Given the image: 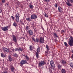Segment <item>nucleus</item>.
<instances>
[{"mask_svg":"<svg viewBox=\"0 0 73 73\" xmlns=\"http://www.w3.org/2000/svg\"><path fill=\"white\" fill-rule=\"evenodd\" d=\"M70 39L69 41L68 42V44L70 46H73V37L72 36H70Z\"/></svg>","mask_w":73,"mask_h":73,"instance_id":"f257e3e1","label":"nucleus"},{"mask_svg":"<svg viewBox=\"0 0 73 73\" xmlns=\"http://www.w3.org/2000/svg\"><path fill=\"white\" fill-rule=\"evenodd\" d=\"M67 2H66L67 5L68 7H72V5L70 3H73V0H67Z\"/></svg>","mask_w":73,"mask_h":73,"instance_id":"f03ea898","label":"nucleus"},{"mask_svg":"<svg viewBox=\"0 0 73 73\" xmlns=\"http://www.w3.org/2000/svg\"><path fill=\"white\" fill-rule=\"evenodd\" d=\"M46 64V62L44 61H41L38 64V66L40 68L41 66H43L44 64Z\"/></svg>","mask_w":73,"mask_h":73,"instance_id":"7ed1b4c3","label":"nucleus"},{"mask_svg":"<svg viewBox=\"0 0 73 73\" xmlns=\"http://www.w3.org/2000/svg\"><path fill=\"white\" fill-rule=\"evenodd\" d=\"M15 20L16 21V23H19V17H20V15L19 14L17 13L15 16Z\"/></svg>","mask_w":73,"mask_h":73,"instance_id":"20e7f679","label":"nucleus"},{"mask_svg":"<svg viewBox=\"0 0 73 73\" xmlns=\"http://www.w3.org/2000/svg\"><path fill=\"white\" fill-rule=\"evenodd\" d=\"M50 64L51 65V67L52 69H54L55 68V66H54V63H53V60H52L51 61H50Z\"/></svg>","mask_w":73,"mask_h":73,"instance_id":"39448f33","label":"nucleus"},{"mask_svg":"<svg viewBox=\"0 0 73 73\" xmlns=\"http://www.w3.org/2000/svg\"><path fill=\"white\" fill-rule=\"evenodd\" d=\"M39 43L40 44H42L44 43V38L43 37H40L39 38Z\"/></svg>","mask_w":73,"mask_h":73,"instance_id":"423d86ee","label":"nucleus"},{"mask_svg":"<svg viewBox=\"0 0 73 73\" xmlns=\"http://www.w3.org/2000/svg\"><path fill=\"white\" fill-rule=\"evenodd\" d=\"M31 19H35L37 18V16L36 15L33 14L31 15Z\"/></svg>","mask_w":73,"mask_h":73,"instance_id":"0eeeda50","label":"nucleus"},{"mask_svg":"<svg viewBox=\"0 0 73 73\" xmlns=\"http://www.w3.org/2000/svg\"><path fill=\"white\" fill-rule=\"evenodd\" d=\"M9 26H7L6 27H2L1 29L5 32H6L7 31H8V27Z\"/></svg>","mask_w":73,"mask_h":73,"instance_id":"6e6552de","label":"nucleus"},{"mask_svg":"<svg viewBox=\"0 0 73 73\" xmlns=\"http://www.w3.org/2000/svg\"><path fill=\"white\" fill-rule=\"evenodd\" d=\"M3 49L4 53H8L9 52V50L6 48L4 47L3 48Z\"/></svg>","mask_w":73,"mask_h":73,"instance_id":"1a4fd4ad","label":"nucleus"},{"mask_svg":"<svg viewBox=\"0 0 73 73\" xmlns=\"http://www.w3.org/2000/svg\"><path fill=\"white\" fill-rule=\"evenodd\" d=\"M27 60H23L21 61L20 64L22 65H24V64H27Z\"/></svg>","mask_w":73,"mask_h":73,"instance_id":"9d476101","label":"nucleus"},{"mask_svg":"<svg viewBox=\"0 0 73 73\" xmlns=\"http://www.w3.org/2000/svg\"><path fill=\"white\" fill-rule=\"evenodd\" d=\"M23 50V49L20 47L16 48L15 49V51L16 52V51H21V52H22Z\"/></svg>","mask_w":73,"mask_h":73,"instance_id":"9b49d317","label":"nucleus"},{"mask_svg":"<svg viewBox=\"0 0 73 73\" xmlns=\"http://www.w3.org/2000/svg\"><path fill=\"white\" fill-rule=\"evenodd\" d=\"M10 68L11 69V70L12 72H13L15 71V68L12 65H10Z\"/></svg>","mask_w":73,"mask_h":73,"instance_id":"f8f14e48","label":"nucleus"},{"mask_svg":"<svg viewBox=\"0 0 73 73\" xmlns=\"http://www.w3.org/2000/svg\"><path fill=\"white\" fill-rule=\"evenodd\" d=\"M12 36L13 41L14 42H17V39H16V36H15L14 35H13Z\"/></svg>","mask_w":73,"mask_h":73,"instance_id":"ddd939ff","label":"nucleus"},{"mask_svg":"<svg viewBox=\"0 0 73 73\" xmlns=\"http://www.w3.org/2000/svg\"><path fill=\"white\" fill-rule=\"evenodd\" d=\"M28 32L30 35H33V32L31 30H29Z\"/></svg>","mask_w":73,"mask_h":73,"instance_id":"4468645a","label":"nucleus"},{"mask_svg":"<svg viewBox=\"0 0 73 73\" xmlns=\"http://www.w3.org/2000/svg\"><path fill=\"white\" fill-rule=\"evenodd\" d=\"M58 10L59 12H62V9L60 7H58Z\"/></svg>","mask_w":73,"mask_h":73,"instance_id":"2eb2a0df","label":"nucleus"},{"mask_svg":"<svg viewBox=\"0 0 73 73\" xmlns=\"http://www.w3.org/2000/svg\"><path fill=\"white\" fill-rule=\"evenodd\" d=\"M8 58L9 59V60L10 62H11L12 61V57H11V56L9 55L8 56Z\"/></svg>","mask_w":73,"mask_h":73,"instance_id":"dca6fc26","label":"nucleus"},{"mask_svg":"<svg viewBox=\"0 0 73 73\" xmlns=\"http://www.w3.org/2000/svg\"><path fill=\"white\" fill-rule=\"evenodd\" d=\"M61 71L62 73H66V72L65 70L63 68H62Z\"/></svg>","mask_w":73,"mask_h":73,"instance_id":"f3484780","label":"nucleus"},{"mask_svg":"<svg viewBox=\"0 0 73 73\" xmlns=\"http://www.w3.org/2000/svg\"><path fill=\"white\" fill-rule=\"evenodd\" d=\"M58 69H60V70H61V65H60V64H58Z\"/></svg>","mask_w":73,"mask_h":73,"instance_id":"a211bd4d","label":"nucleus"},{"mask_svg":"<svg viewBox=\"0 0 73 73\" xmlns=\"http://www.w3.org/2000/svg\"><path fill=\"white\" fill-rule=\"evenodd\" d=\"M13 26L15 27H16L17 26V24L16 22H14L13 24Z\"/></svg>","mask_w":73,"mask_h":73,"instance_id":"6ab92c4d","label":"nucleus"},{"mask_svg":"<svg viewBox=\"0 0 73 73\" xmlns=\"http://www.w3.org/2000/svg\"><path fill=\"white\" fill-rule=\"evenodd\" d=\"M13 56L15 57H16V58H17L19 56H18V54H17L16 53H15L14 55H13Z\"/></svg>","mask_w":73,"mask_h":73,"instance_id":"aec40b11","label":"nucleus"},{"mask_svg":"<svg viewBox=\"0 0 73 73\" xmlns=\"http://www.w3.org/2000/svg\"><path fill=\"white\" fill-rule=\"evenodd\" d=\"M61 62L62 63V64H66V62L64 60H62Z\"/></svg>","mask_w":73,"mask_h":73,"instance_id":"412c9836","label":"nucleus"},{"mask_svg":"<svg viewBox=\"0 0 73 73\" xmlns=\"http://www.w3.org/2000/svg\"><path fill=\"white\" fill-rule=\"evenodd\" d=\"M36 58H38L39 57V55L38 53H37V52H36Z\"/></svg>","mask_w":73,"mask_h":73,"instance_id":"4be33fe9","label":"nucleus"},{"mask_svg":"<svg viewBox=\"0 0 73 73\" xmlns=\"http://www.w3.org/2000/svg\"><path fill=\"white\" fill-rule=\"evenodd\" d=\"M1 56L2 57H3V58L5 57V55L3 54L2 53H1Z\"/></svg>","mask_w":73,"mask_h":73,"instance_id":"5701e85b","label":"nucleus"},{"mask_svg":"<svg viewBox=\"0 0 73 73\" xmlns=\"http://www.w3.org/2000/svg\"><path fill=\"white\" fill-rule=\"evenodd\" d=\"M37 53L40 52V47L38 46L37 50Z\"/></svg>","mask_w":73,"mask_h":73,"instance_id":"b1692460","label":"nucleus"},{"mask_svg":"<svg viewBox=\"0 0 73 73\" xmlns=\"http://www.w3.org/2000/svg\"><path fill=\"white\" fill-rule=\"evenodd\" d=\"M46 48L47 49V52H48V51H49V46H48V45H46Z\"/></svg>","mask_w":73,"mask_h":73,"instance_id":"393cba45","label":"nucleus"},{"mask_svg":"<svg viewBox=\"0 0 73 73\" xmlns=\"http://www.w3.org/2000/svg\"><path fill=\"white\" fill-rule=\"evenodd\" d=\"M30 8H31V9H33V5L30 4L29 5Z\"/></svg>","mask_w":73,"mask_h":73,"instance_id":"a878e982","label":"nucleus"},{"mask_svg":"<svg viewBox=\"0 0 73 73\" xmlns=\"http://www.w3.org/2000/svg\"><path fill=\"white\" fill-rule=\"evenodd\" d=\"M29 48L30 50H31V51H32V50H33V47L31 46H30Z\"/></svg>","mask_w":73,"mask_h":73,"instance_id":"bb28decb","label":"nucleus"},{"mask_svg":"<svg viewBox=\"0 0 73 73\" xmlns=\"http://www.w3.org/2000/svg\"><path fill=\"white\" fill-rule=\"evenodd\" d=\"M70 65L72 68H73V62L70 63Z\"/></svg>","mask_w":73,"mask_h":73,"instance_id":"cd10ccee","label":"nucleus"},{"mask_svg":"<svg viewBox=\"0 0 73 73\" xmlns=\"http://www.w3.org/2000/svg\"><path fill=\"white\" fill-rule=\"evenodd\" d=\"M26 20H27V21H31V19H30V18H26Z\"/></svg>","mask_w":73,"mask_h":73,"instance_id":"c85d7f7f","label":"nucleus"},{"mask_svg":"<svg viewBox=\"0 0 73 73\" xmlns=\"http://www.w3.org/2000/svg\"><path fill=\"white\" fill-rule=\"evenodd\" d=\"M53 34L54 36H55V37H58V36H57V34H56L55 33H54Z\"/></svg>","mask_w":73,"mask_h":73,"instance_id":"c756f323","label":"nucleus"},{"mask_svg":"<svg viewBox=\"0 0 73 73\" xmlns=\"http://www.w3.org/2000/svg\"><path fill=\"white\" fill-rule=\"evenodd\" d=\"M25 57L27 60H29V57H28L27 55L25 56Z\"/></svg>","mask_w":73,"mask_h":73,"instance_id":"7c9ffc66","label":"nucleus"},{"mask_svg":"<svg viewBox=\"0 0 73 73\" xmlns=\"http://www.w3.org/2000/svg\"><path fill=\"white\" fill-rule=\"evenodd\" d=\"M36 42H39V39L38 38H36Z\"/></svg>","mask_w":73,"mask_h":73,"instance_id":"2f4dec72","label":"nucleus"},{"mask_svg":"<svg viewBox=\"0 0 73 73\" xmlns=\"http://www.w3.org/2000/svg\"><path fill=\"white\" fill-rule=\"evenodd\" d=\"M29 30V26H26V30Z\"/></svg>","mask_w":73,"mask_h":73,"instance_id":"473e14b6","label":"nucleus"},{"mask_svg":"<svg viewBox=\"0 0 73 73\" xmlns=\"http://www.w3.org/2000/svg\"><path fill=\"white\" fill-rule=\"evenodd\" d=\"M64 44L67 47H68V44H67V43H66V42H64Z\"/></svg>","mask_w":73,"mask_h":73,"instance_id":"72a5a7b5","label":"nucleus"},{"mask_svg":"<svg viewBox=\"0 0 73 73\" xmlns=\"http://www.w3.org/2000/svg\"><path fill=\"white\" fill-rule=\"evenodd\" d=\"M44 1H45L46 2H49L50 1V0H43Z\"/></svg>","mask_w":73,"mask_h":73,"instance_id":"f704fd0d","label":"nucleus"},{"mask_svg":"<svg viewBox=\"0 0 73 73\" xmlns=\"http://www.w3.org/2000/svg\"><path fill=\"white\" fill-rule=\"evenodd\" d=\"M44 16H45V17H48V16L46 13H45Z\"/></svg>","mask_w":73,"mask_h":73,"instance_id":"c9c22d12","label":"nucleus"},{"mask_svg":"<svg viewBox=\"0 0 73 73\" xmlns=\"http://www.w3.org/2000/svg\"><path fill=\"white\" fill-rule=\"evenodd\" d=\"M33 41H35V42H36V40H35V38H33Z\"/></svg>","mask_w":73,"mask_h":73,"instance_id":"e433bc0d","label":"nucleus"},{"mask_svg":"<svg viewBox=\"0 0 73 73\" xmlns=\"http://www.w3.org/2000/svg\"><path fill=\"white\" fill-rule=\"evenodd\" d=\"M11 18L12 19H13V20H15V17H13V16H11Z\"/></svg>","mask_w":73,"mask_h":73,"instance_id":"4c0bfd02","label":"nucleus"},{"mask_svg":"<svg viewBox=\"0 0 73 73\" xmlns=\"http://www.w3.org/2000/svg\"><path fill=\"white\" fill-rule=\"evenodd\" d=\"M54 7L56 8H57L58 5H57V3H55V5L54 6Z\"/></svg>","mask_w":73,"mask_h":73,"instance_id":"58836bf2","label":"nucleus"},{"mask_svg":"<svg viewBox=\"0 0 73 73\" xmlns=\"http://www.w3.org/2000/svg\"><path fill=\"white\" fill-rule=\"evenodd\" d=\"M11 50H12L13 52V53L15 52V49L14 48L11 49Z\"/></svg>","mask_w":73,"mask_h":73,"instance_id":"ea45409f","label":"nucleus"},{"mask_svg":"<svg viewBox=\"0 0 73 73\" xmlns=\"http://www.w3.org/2000/svg\"><path fill=\"white\" fill-rule=\"evenodd\" d=\"M5 0H2V3L3 4H4V3H5Z\"/></svg>","mask_w":73,"mask_h":73,"instance_id":"a19ab883","label":"nucleus"},{"mask_svg":"<svg viewBox=\"0 0 73 73\" xmlns=\"http://www.w3.org/2000/svg\"><path fill=\"white\" fill-rule=\"evenodd\" d=\"M20 21L21 23V24H22V25H24L25 24L24 23H22L21 21Z\"/></svg>","mask_w":73,"mask_h":73,"instance_id":"79ce46f5","label":"nucleus"},{"mask_svg":"<svg viewBox=\"0 0 73 73\" xmlns=\"http://www.w3.org/2000/svg\"><path fill=\"white\" fill-rule=\"evenodd\" d=\"M1 12H2V10H1V8L0 7V13H1Z\"/></svg>","mask_w":73,"mask_h":73,"instance_id":"37998d69","label":"nucleus"},{"mask_svg":"<svg viewBox=\"0 0 73 73\" xmlns=\"http://www.w3.org/2000/svg\"><path fill=\"white\" fill-rule=\"evenodd\" d=\"M62 33H64V32H65V31H64V30H62Z\"/></svg>","mask_w":73,"mask_h":73,"instance_id":"c03bdc74","label":"nucleus"},{"mask_svg":"<svg viewBox=\"0 0 73 73\" xmlns=\"http://www.w3.org/2000/svg\"><path fill=\"white\" fill-rule=\"evenodd\" d=\"M72 58H73V54H72V56H71Z\"/></svg>","mask_w":73,"mask_h":73,"instance_id":"a18cd8bd","label":"nucleus"},{"mask_svg":"<svg viewBox=\"0 0 73 73\" xmlns=\"http://www.w3.org/2000/svg\"><path fill=\"white\" fill-rule=\"evenodd\" d=\"M6 5L8 6V3L6 4Z\"/></svg>","mask_w":73,"mask_h":73,"instance_id":"49530a36","label":"nucleus"},{"mask_svg":"<svg viewBox=\"0 0 73 73\" xmlns=\"http://www.w3.org/2000/svg\"><path fill=\"white\" fill-rule=\"evenodd\" d=\"M33 25H35V24H34V22H33Z\"/></svg>","mask_w":73,"mask_h":73,"instance_id":"de8ad7c7","label":"nucleus"},{"mask_svg":"<svg viewBox=\"0 0 73 73\" xmlns=\"http://www.w3.org/2000/svg\"><path fill=\"white\" fill-rule=\"evenodd\" d=\"M58 32H60V30H58Z\"/></svg>","mask_w":73,"mask_h":73,"instance_id":"09e8293b","label":"nucleus"},{"mask_svg":"<svg viewBox=\"0 0 73 73\" xmlns=\"http://www.w3.org/2000/svg\"><path fill=\"white\" fill-rule=\"evenodd\" d=\"M45 53H47V54L48 52H46V51H45Z\"/></svg>","mask_w":73,"mask_h":73,"instance_id":"8fccbe9b","label":"nucleus"},{"mask_svg":"<svg viewBox=\"0 0 73 73\" xmlns=\"http://www.w3.org/2000/svg\"><path fill=\"white\" fill-rule=\"evenodd\" d=\"M23 38H21V39H23Z\"/></svg>","mask_w":73,"mask_h":73,"instance_id":"3c124183","label":"nucleus"},{"mask_svg":"<svg viewBox=\"0 0 73 73\" xmlns=\"http://www.w3.org/2000/svg\"><path fill=\"white\" fill-rule=\"evenodd\" d=\"M72 33H73V31H72Z\"/></svg>","mask_w":73,"mask_h":73,"instance_id":"603ef678","label":"nucleus"}]
</instances>
